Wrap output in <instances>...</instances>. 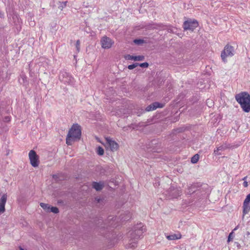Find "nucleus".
I'll list each match as a JSON object with an SVG mask.
<instances>
[{
	"label": "nucleus",
	"instance_id": "obj_29",
	"mask_svg": "<svg viewBox=\"0 0 250 250\" xmlns=\"http://www.w3.org/2000/svg\"><path fill=\"white\" fill-rule=\"evenodd\" d=\"M80 42L79 40H77L76 43V47L77 51L79 52L80 50Z\"/></svg>",
	"mask_w": 250,
	"mask_h": 250
},
{
	"label": "nucleus",
	"instance_id": "obj_17",
	"mask_svg": "<svg viewBox=\"0 0 250 250\" xmlns=\"http://www.w3.org/2000/svg\"><path fill=\"white\" fill-rule=\"evenodd\" d=\"M126 60H134L135 61H142L145 59V57L143 55L134 56L130 55H126L125 56Z\"/></svg>",
	"mask_w": 250,
	"mask_h": 250
},
{
	"label": "nucleus",
	"instance_id": "obj_40",
	"mask_svg": "<svg viewBox=\"0 0 250 250\" xmlns=\"http://www.w3.org/2000/svg\"><path fill=\"white\" fill-rule=\"evenodd\" d=\"M247 177V176H246V177H244V178H243V180H245L246 179Z\"/></svg>",
	"mask_w": 250,
	"mask_h": 250
},
{
	"label": "nucleus",
	"instance_id": "obj_11",
	"mask_svg": "<svg viewBox=\"0 0 250 250\" xmlns=\"http://www.w3.org/2000/svg\"><path fill=\"white\" fill-rule=\"evenodd\" d=\"M72 77L70 74L65 72L62 71L60 73L59 75V79L64 83H68L71 81Z\"/></svg>",
	"mask_w": 250,
	"mask_h": 250
},
{
	"label": "nucleus",
	"instance_id": "obj_35",
	"mask_svg": "<svg viewBox=\"0 0 250 250\" xmlns=\"http://www.w3.org/2000/svg\"><path fill=\"white\" fill-rule=\"evenodd\" d=\"M114 225L113 224V222H109V224L107 225V227H113V226H114Z\"/></svg>",
	"mask_w": 250,
	"mask_h": 250
},
{
	"label": "nucleus",
	"instance_id": "obj_24",
	"mask_svg": "<svg viewBox=\"0 0 250 250\" xmlns=\"http://www.w3.org/2000/svg\"><path fill=\"white\" fill-rule=\"evenodd\" d=\"M97 153L100 156L103 155L104 153V150L103 147L99 146L97 148Z\"/></svg>",
	"mask_w": 250,
	"mask_h": 250
},
{
	"label": "nucleus",
	"instance_id": "obj_4",
	"mask_svg": "<svg viewBox=\"0 0 250 250\" xmlns=\"http://www.w3.org/2000/svg\"><path fill=\"white\" fill-rule=\"evenodd\" d=\"M202 185L201 184L196 183L191 184L190 186H188L186 190V193L188 195H191L194 193H196L198 196L200 195H203V188L201 187Z\"/></svg>",
	"mask_w": 250,
	"mask_h": 250
},
{
	"label": "nucleus",
	"instance_id": "obj_16",
	"mask_svg": "<svg viewBox=\"0 0 250 250\" xmlns=\"http://www.w3.org/2000/svg\"><path fill=\"white\" fill-rule=\"evenodd\" d=\"M12 19L17 29L19 31L21 30L22 22L19 17L17 15H14Z\"/></svg>",
	"mask_w": 250,
	"mask_h": 250
},
{
	"label": "nucleus",
	"instance_id": "obj_44",
	"mask_svg": "<svg viewBox=\"0 0 250 250\" xmlns=\"http://www.w3.org/2000/svg\"><path fill=\"white\" fill-rule=\"evenodd\" d=\"M188 7H187V9L190 8L189 5L188 4Z\"/></svg>",
	"mask_w": 250,
	"mask_h": 250
},
{
	"label": "nucleus",
	"instance_id": "obj_38",
	"mask_svg": "<svg viewBox=\"0 0 250 250\" xmlns=\"http://www.w3.org/2000/svg\"><path fill=\"white\" fill-rule=\"evenodd\" d=\"M150 148H151L150 145V144H149V145H148V146H147V149H150Z\"/></svg>",
	"mask_w": 250,
	"mask_h": 250
},
{
	"label": "nucleus",
	"instance_id": "obj_7",
	"mask_svg": "<svg viewBox=\"0 0 250 250\" xmlns=\"http://www.w3.org/2000/svg\"><path fill=\"white\" fill-rule=\"evenodd\" d=\"M167 194L169 198H177L180 196L181 190L179 188L170 187L167 191Z\"/></svg>",
	"mask_w": 250,
	"mask_h": 250
},
{
	"label": "nucleus",
	"instance_id": "obj_10",
	"mask_svg": "<svg viewBox=\"0 0 250 250\" xmlns=\"http://www.w3.org/2000/svg\"><path fill=\"white\" fill-rule=\"evenodd\" d=\"M250 211V193L245 198L243 205V215H245Z\"/></svg>",
	"mask_w": 250,
	"mask_h": 250
},
{
	"label": "nucleus",
	"instance_id": "obj_39",
	"mask_svg": "<svg viewBox=\"0 0 250 250\" xmlns=\"http://www.w3.org/2000/svg\"><path fill=\"white\" fill-rule=\"evenodd\" d=\"M238 226H237V227H236L233 230H236V229H238Z\"/></svg>",
	"mask_w": 250,
	"mask_h": 250
},
{
	"label": "nucleus",
	"instance_id": "obj_32",
	"mask_svg": "<svg viewBox=\"0 0 250 250\" xmlns=\"http://www.w3.org/2000/svg\"><path fill=\"white\" fill-rule=\"evenodd\" d=\"M53 178L54 179H55L56 181H58V175L56 174H54L53 175Z\"/></svg>",
	"mask_w": 250,
	"mask_h": 250
},
{
	"label": "nucleus",
	"instance_id": "obj_43",
	"mask_svg": "<svg viewBox=\"0 0 250 250\" xmlns=\"http://www.w3.org/2000/svg\"><path fill=\"white\" fill-rule=\"evenodd\" d=\"M20 250H24V249H22L21 247H20Z\"/></svg>",
	"mask_w": 250,
	"mask_h": 250
},
{
	"label": "nucleus",
	"instance_id": "obj_31",
	"mask_svg": "<svg viewBox=\"0 0 250 250\" xmlns=\"http://www.w3.org/2000/svg\"><path fill=\"white\" fill-rule=\"evenodd\" d=\"M11 118L9 116H6L4 117L3 121L5 122H8L10 121Z\"/></svg>",
	"mask_w": 250,
	"mask_h": 250
},
{
	"label": "nucleus",
	"instance_id": "obj_15",
	"mask_svg": "<svg viewBox=\"0 0 250 250\" xmlns=\"http://www.w3.org/2000/svg\"><path fill=\"white\" fill-rule=\"evenodd\" d=\"M164 106V104L158 102H154L150 105H148L146 108V111H150L155 110L157 108H162Z\"/></svg>",
	"mask_w": 250,
	"mask_h": 250
},
{
	"label": "nucleus",
	"instance_id": "obj_13",
	"mask_svg": "<svg viewBox=\"0 0 250 250\" xmlns=\"http://www.w3.org/2000/svg\"><path fill=\"white\" fill-rule=\"evenodd\" d=\"M106 141L111 151H114L117 150L119 146L115 141L112 140L110 138H106Z\"/></svg>",
	"mask_w": 250,
	"mask_h": 250
},
{
	"label": "nucleus",
	"instance_id": "obj_26",
	"mask_svg": "<svg viewBox=\"0 0 250 250\" xmlns=\"http://www.w3.org/2000/svg\"><path fill=\"white\" fill-rule=\"evenodd\" d=\"M134 42L136 44L140 45L144 43L145 41L142 39H135L134 40Z\"/></svg>",
	"mask_w": 250,
	"mask_h": 250
},
{
	"label": "nucleus",
	"instance_id": "obj_42",
	"mask_svg": "<svg viewBox=\"0 0 250 250\" xmlns=\"http://www.w3.org/2000/svg\"><path fill=\"white\" fill-rule=\"evenodd\" d=\"M212 105V103H210L209 105H208V106H211Z\"/></svg>",
	"mask_w": 250,
	"mask_h": 250
},
{
	"label": "nucleus",
	"instance_id": "obj_33",
	"mask_svg": "<svg viewBox=\"0 0 250 250\" xmlns=\"http://www.w3.org/2000/svg\"><path fill=\"white\" fill-rule=\"evenodd\" d=\"M233 233V232L232 231L231 233H229V237H228V241L229 242L230 241V239L231 238V235Z\"/></svg>",
	"mask_w": 250,
	"mask_h": 250
},
{
	"label": "nucleus",
	"instance_id": "obj_6",
	"mask_svg": "<svg viewBox=\"0 0 250 250\" xmlns=\"http://www.w3.org/2000/svg\"><path fill=\"white\" fill-rule=\"evenodd\" d=\"M29 158L32 167H38L39 164V156L35 151L31 150L29 151Z\"/></svg>",
	"mask_w": 250,
	"mask_h": 250
},
{
	"label": "nucleus",
	"instance_id": "obj_46",
	"mask_svg": "<svg viewBox=\"0 0 250 250\" xmlns=\"http://www.w3.org/2000/svg\"><path fill=\"white\" fill-rule=\"evenodd\" d=\"M97 201H98V202H99V201H100V199H98L97 200Z\"/></svg>",
	"mask_w": 250,
	"mask_h": 250
},
{
	"label": "nucleus",
	"instance_id": "obj_5",
	"mask_svg": "<svg viewBox=\"0 0 250 250\" xmlns=\"http://www.w3.org/2000/svg\"><path fill=\"white\" fill-rule=\"evenodd\" d=\"M235 50L233 46L229 44L226 45L224 50L222 51L221 57L224 62H226L227 57H231L234 55Z\"/></svg>",
	"mask_w": 250,
	"mask_h": 250
},
{
	"label": "nucleus",
	"instance_id": "obj_45",
	"mask_svg": "<svg viewBox=\"0 0 250 250\" xmlns=\"http://www.w3.org/2000/svg\"><path fill=\"white\" fill-rule=\"evenodd\" d=\"M128 217L126 218L125 220H128L129 219H128Z\"/></svg>",
	"mask_w": 250,
	"mask_h": 250
},
{
	"label": "nucleus",
	"instance_id": "obj_30",
	"mask_svg": "<svg viewBox=\"0 0 250 250\" xmlns=\"http://www.w3.org/2000/svg\"><path fill=\"white\" fill-rule=\"evenodd\" d=\"M159 27H160V25L158 24H153L151 25V26L150 28L152 29H156L158 28Z\"/></svg>",
	"mask_w": 250,
	"mask_h": 250
},
{
	"label": "nucleus",
	"instance_id": "obj_2",
	"mask_svg": "<svg viewBox=\"0 0 250 250\" xmlns=\"http://www.w3.org/2000/svg\"><path fill=\"white\" fill-rule=\"evenodd\" d=\"M235 100L240 104L241 107L245 112L250 111V95L247 92H242L237 94Z\"/></svg>",
	"mask_w": 250,
	"mask_h": 250
},
{
	"label": "nucleus",
	"instance_id": "obj_9",
	"mask_svg": "<svg viewBox=\"0 0 250 250\" xmlns=\"http://www.w3.org/2000/svg\"><path fill=\"white\" fill-rule=\"evenodd\" d=\"M101 42L102 47L104 49H109L111 48L114 43L110 38L106 36H104L102 38Z\"/></svg>",
	"mask_w": 250,
	"mask_h": 250
},
{
	"label": "nucleus",
	"instance_id": "obj_21",
	"mask_svg": "<svg viewBox=\"0 0 250 250\" xmlns=\"http://www.w3.org/2000/svg\"><path fill=\"white\" fill-rule=\"evenodd\" d=\"M40 206L46 212H49L50 208V206L48 204L43 203H40Z\"/></svg>",
	"mask_w": 250,
	"mask_h": 250
},
{
	"label": "nucleus",
	"instance_id": "obj_14",
	"mask_svg": "<svg viewBox=\"0 0 250 250\" xmlns=\"http://www.w3.org/2000/svg\"><path fill=\"white\" fill-rule=\"evenodd\" d=\"M229 146L227 144H224L222 145L217 147L216 149H214L213 153L215 155H221V152L224 151L229 148Z\"/></svg>",
	"mask_w": 250,
	"mask_h": 250
},
{
	"label": "nucleus",
	"instance_id": "obj_23",
	"mask_svg": "<svg viewBox=\"0 0 250 250\" xmlns=\"http://www.w3.org/2000/svg\"><path fill=\"white\" fill-rule=\"evenodd\" d=\"M199 155L198 154H195L191 159V162L193 164H196L199 160Z\"/></svg>",
	"mask_w": 250,
	"mask_h": 250
},
{
	"label": "nucleus",
	"instance_id": "obj_22",
	"mask_svg": "<svg viewBox=\"0 0 250 250\" xmlns=\"http://www.w3.org/2000/svg\"><path fill=\"white\" fill-rule=\"evenodd\" d=\"M66 3H67V1H62V2H61L60 1H59L57 4L59 8L61 10H62V9L66 6Z\"/></svg>",
	"mask_w": 250,
	"mask_h": 250
},
{
	"label": "nucleus",
	"instance_id": "obj_37",
	"mask_svg": "<svg viewBox=\"0 0 250 250\" xmlns=\"http://www.w3.org/2000/svg\"><path fill=\"white\" fill-rule=\"evenodd\" d=\"M236 245H237V247L238 248H240V245L238 243H236Z\"/></svg>",
	"mask_w": 250,
	"mask_h": 250
},
{
	"label": "nucleus",
	"instance_id": "obj_27",
	"mask_svg": "<svg viewBox=\"0 0 250 250\" xmlns=\"http://www.w3.org/2000/svg\"><path fill=\"white\" fill-rule=\"evenodd\" d=\"M139 66V63H134L132 64H130L128 66L127 68L130 69L132 70L135 68H136L137 66Z\"/></svg>",
	"mask_w": 250,
	"mask_h": 250
},
{
	"label": "nucleus",
	"instance_id": "obj_18",
	"mask_svg": "<svg viewBox=\"0 0 250 250\" xmlns=\"http://www.w3.org/2000/svg\"><path fill=\"white\" fill-rule=\"evenodd\" d=\"M92 187L95 189L97 191L101 190L103 187L104 185L101 183H98L96 182H93L92 184Z\"/></svg>",
	"mask_w": 250,
	"mask_h": 250
},
{
	"label": "nucleus",
	"instance_id": "obj_41",
	"mask_svg": "<svg viewBox=\"0 0 250 250\" xmlns=\"http://www.w3.org/2000/svg\"><path fill=\"white\" fill-rule=\"evenodd\" d=\"M209 101H210V100H209V99H208V100L207 101V104H208V103L209 102Z\"/></svg>",
	"mask_w": 250,
	"mask_h": 250
},
{
	"label": "nucleus",
	"instance_id": "obj_20",
	"mask_svg": "<svg viewBox=\"0 0 250 250\" xmlns=\"http://www.w3.org/2000/svg\"><path fill=\"white\" fill-rule=\"evenodd\" d=\"M19 81L21 84L26 85L27 84V77L24 74L21 75Z\"/></svg>",
	"mask_w": 250,
	"mask_h": 250
},
{
	"label": "nucleus",
	"instance_id": "obj_3",
	"mask_svg": "<svg viewBox=\"0 0 250 250\" xmlns=\"http://www.w3.org/2000/svg\"><path fill=\"white\" fill-rule=\"evenodd\" d=\"M81 134V126L78 124H73L69 130L66 138V143L68 145H71L72 141L80 139Z\"/></svg>",
	"mask_w": 250,
	"mask_h": 250
},
{
	"label": "nucleus",
	"instance_id": "obj_25",
	"mask_svg": "<svg viewBox=\"0 0 250 250\" xmlns=\"http://www.w3.org/2000/svg\"><path fill=\"white\" fill-rule=\"evenodd\" d=\"M53 212L54 213H57L59 212V210L58 208L56 207H51L50 206V208L49 212Z\"/></svg>",
	"mask_w": 250,
	"mask_h": 250
},
{
	"label": "nucleus",
	"instance_id": "obj_12",
	"mask_svg": "<svg viewBox=\"0 0 250 250\" xmlns=\"http://www.w3.org/2000/svg\"><path fill=\"white\" fill-rule=\"evenodd\" d=\"M7 199V195L6 193L3 194L0 199V214L3 213L5 210V205Z\"/></svg>",
	"mask_w": 250,
	"mask_h": 250
},
{
	"label": "nucleus",
	"instance_id": "obj_19",
	"mask_svg": "<svg viewBox=\"0 0 250 250\" xmlns=\"http://www.w3.org/2000/svg\"><path fill=\"white\" fill-rule=\"evenodd\" d=\"M167 238L169 240L179 239L181 238V235L179 234H173L166 236Z\"/></svg>",
	"mask_w": 250,
	"mask_h": 250
},
{
	"label": "nucleus",
	"instance_id": "obj_28",
	"mask_svg": "<svg viewBox=\"0 0 250 250\" xmlns=\"http://www.w3.org/2000/svg\"><path fill=\"white\" fill-rule=\"evenodd\" d=\"M139 66L143 68H146L148 66V63L146 62L139 63Z\"/></svg>",
	"mask_w": 250,
	"mask_h": 250
},
{
	"label": "nucleus",
	"instance_id": "obj_34",
	"mask_svg": "<svg viewBox=\"0 0 250 250\" xmlns=\"http://www.w3.org/2000/svg\"><path fill=\"white\" fill-rule=\"evenodd\" d=\"M243 186L245 188L247 187L248 186V182L247 181H244L243 183Z\"/></svg>",
	"mask_w": 250,
	"mask_h": 250
},
{
	"label": "nucleus",
	"instance_id": "obj_1",
	"mask_svg": "<svg viewBox=\"0 0 250 250\" xmlns=\"http://www.w3.org/2000/svg\"><path fill=\"white\" fill-rule=\"evenodd\" d=\"M146 231V229L144 228L143 224L140 223L137 224L133 229L131 230L127 233V236L129 239L128 248H134L136 247L138 240Z\"/></svg>",
	"mask_w": 250,
	"mask_h": 250
},
{
	"label": "nucleus",
	"instance_id": "obj_8",
	"mask_svg": "<svg viewBox=\"0 0 250 250\" xmlns=\"http://www.w3.org/2000/svg\"><path fill=\"white\" fill-rule=\"evenodd\" d=\"M198 26V22L196 20H188L185 21L183 24V28L185 30L193 31Z\"/></svg>",
	"mask_w": 250,
	"mask_h": 250
},
{
	"label": "nucleus",
	"instance_id": "obj_36",
	"mask_svg": "<svg viewBox=\"0 0 250 250\" xmlns=\"http://www.w3.org/2000/svg\"><path fill=\"white\" fill-rule=\"evenodd\" d=\"M114 219L113 217L109 216L107 219V221H111Z\"/></svg>",
	"mask_w": 250,
	"mask_h": 250
}]
</instances>
